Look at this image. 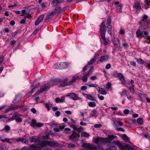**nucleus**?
Masks as SVG:
<instances>
[{"label": "nucleus", "mask_w": 150, "mask_h": 150, "mask_svg": "<svg viewBox=\"0 0 150 150\" xmlns=\"http://www.w3.org/2000/svg\"><path fill=\"white\" fill-rule=\"evenodd\" d=\"M139 64H143L144 63V61L142 59H138L135 58Z\"/></svg>", "instance_id": "c03bdc74"}, {"label": "nucleus", "mask_w": 150, "mask_h": 150, "mask_svg": "<svg viewBox=\"0 0 150 150\" xmlns=\"http://www.w3.org/2000/svg\"><path fill=\"white\" fill-rule=\"evenodd\" d=\"M90 145L89 143H83L82 145V146L83 147H85L89 149L90 146Z\"/></svg>", "instance_id": "79ce46f5"}, {"label": "nucleus", "mask_w": 150, "mask_h": 150, "mask_svg": "<svg viewBox=\"0 0 150 150\" xmlns=\"http://www.w3.org/2000/svg\"><path fill=\"white\" fill-rule=\"evenodd\" d=\"M122 46L126 49L128 47V44L125 42L123 43Z\"/></svg>", "instance_id": "69168bd1"}, {"label": "nucleus", "mask_w": 150, "mask_h": 150, "mask_svg": "<svg viewBox=\"0 0 150 150\" xmlns=\"http://www.w3.org/2000/svg\"><path fill=\"white\" fill-rule=\"evenodd\" d=\"M81 136L82 137H88L90 136V135L88 133L83 132L81 133Z\"/></svg>", "instance_id": "58836bf2"}, {"label": "nucleus", "mask_w": 150, "mask_h": 150, "mask_svg": "<svg viewBox=\"0 0 150 150\" xmlns=\"http://www.w3.org/2000/svg\"><path fill=\"white\" fill-rule=\"evenodd\" d=\"M47 15V16L46 17L45 19V23L49 22L52 19V17L50 16H51L50 15V14Z\"/></svg>", "instance_id": "2f4dec72"}, {"label": "nucleus", "mask_w": 150, "mask_h": 150, "mask_svg": "<svg viewBox=\"0 0 150 150\" xmlns=\"http://www.w3.org/2000/svg\"><path fill=\"white\" fill-rule=\"evenodd\" d=\"M79 77L78 76H74L72 79L70 81H72V83H71V85H72V84L74 82H76V80L78 79L79 78Z\"/></svg>", "instance_id": "e433bc0d"}, {"label": "nucleus", "mask_w": 150, "mask_h": 150, "mask_svg": "<svg viewBox=\"0 0 150 150\" xmlns=\"http://www.w3.org/2000/svg\"><path fill=\"white\" fill-rule=\"evenodd\" d=\"M146 95L142 93H139L138 94V96L139 98H140L141 100H143L146 98L145 96Z\"/></svg>", "instance_id": "cd10ccee"}, {"label": "nucleus", "mask_w": 150, "mask_h": 150, "mask_svg": "<svg viewBox=\"0 0 150 150\" xmlns=\"http://www.w3.org/2000/svg\"><path fill=\"white\" fill-rule=\"evenodd\" d=\"M39 85L40 83L39 82L36 83L35 85H34L33 87L32 88L30 91L28 93L27 95L28 96L31 95L32 93L35 91V89L39 86Z\"/></svg>", "instance_id": "4468645a"}, {"label": "nucleus", "mask_w": 150, "mask_h": 150, "mask_svg": "<svg viewBox=\"0 0 150 150\" xmlns=\"http://www.w3.org/2000/svg\"><path fill=\"white\" fill-rule=\"evenodd\" d=\"M101 145H97V150H104V149L101 146Z\"/></svg>", "instance_id": "4d7b16f0"}, {"label": "nucleus", "mask_w": 150, "mask_h": 150, "mask_svg": "<svg viewBox=\"0 0 150 150\" xmlns=\"http://www.w3.org/2000/svg\"><path fill=\"white\" fill-rule=\"evenodd\" d=\"M122 6L120 4L116 6V11L117 12H121L122 11Z\"/></svg>", "instance_id": "473e14b6"}, {"label": "nucleus", "mask_w": 150, "mask_h": 150, "mask_svg": "<svg viewBox=\"0 0 150 150\" xmlns=\"http://www.w3.org/2000/svg\"><path fill=\"white\" fill-rule=\"evenodd\" d=\"M19 114L17 112H16L14 113L12 117L15 119V118H17L19 116Z\"/></svg>", "instance_id": "8fccbe9b"}, {"label": "nucleus", "mask_w": 150, "mask_h": 150, "mask_svg": "<svg viewBox=\"0 0 150 150\" xmlns=\"http://www.w3.org/2000/svg\"><path fill=\"white\" fill-rule=\"evenodd\" d=\"M115 137L114 135H108L107 138H105V141L107 142L106 144L110 143L115 144L121 150H134V149L131 146L128 144L123 145L118 141L112 142L111 141L114 139Z\"/></svg>", "instance_id": "f257e3e1"}, {"label": "nucleus", "mask_w": 150, "mask_h": 150, "mask_svg": "<svg viewBox=\"0 0 150 150\" xmlns=\"http://www.w3.org/2000/svg\"><path fill=\"white\" fill-rule=\"evenodd\" d=\"M122 139L124 140L129 142V138L125 134H123L122 136Z\"/></svg>", "instance_id": "c85d7f7f"}, {"label": "nucleus", "mask_w": 150, "mask_h": 150, "mask_svg": "<svg viewBox=\"0 0 150 150\" xmlns=\"http://www.w3.org/2000/svg\"><path fill=\"white\" fill-rule=\"evenodd\" d=\"M16 141L17 142H21L25 144H27L28 142V141L25 138H19L16 139Z\"/></svg>", "instance_id": "b1692460"}, {"label": "nucleus", "mask_w": 150, "mask_h": 150, "mask_svg": "<svg viewBox=\"0 0 150 150\" xmlns=\"http://www.w3.org/2000/svg\"><path fill=\"white\" fill-rule=\"evenodd\" d=\"M21 150H31L30 148L29 147H23Z\"/></svg>", "instance_id": "774afa93"}, {"label": "nucleus", "mask_w": 150, "mask_h": 150, "mask_svg": "<svg viewBox=\"0 0 150 150\" xmlns=\"http://www.w3.org/2000/svg\"><path fill=\"white\" fill-rule=\"evenodd\" d=\"M109 57V56L107 55L102 56L100 58V61L101 62L106 61L108 59Z\"/></svg>", "instance_id": "aec40b11"}, {"label": "nucleus", "mask_w": 150, "mask_h": 150, "mask_svg": "<svg viewBox=\"0 0 150 150\" xmlns=\"http://www.w3.org/2000/svg\"><path fill=\"white\" fill-rule=\"evenodd\" d=\"M146 21L144 19H142L140 22L139 24L142 26H144L146 23Z\"/></svg>", "instance_id": "6e6d98bb"}, {"label": "nucleus", "mask_w": 150, "mask_h": 150, "mask_svg": "<svg viewBox=\"0 0 150 150\" xmlns=\"http://www.w3.org/2000/svg\"><path fill=\"white\" fill-rule=\"evenodd\" d=\"M85 95L86 96V98L87 99L93 101L96 100V99L90 94H85Z\"/></svg>", "instance_id": "bb28decb"}, {"label": "nucleus", "mask_w": 150, "mask_h": 150, "mask_svg": "<svg viewBox=\"0 0 150 150\" xmlns=\"http://www.w3.org/2000/svg\"><path fill=\"white\" fill-rule=\"evenodd\" d=\"M39 140L36 138H35L34 137H31L30 139V142L32 143L33 142L35 143H38Z\"/></svg>", "instance_id": "393cba45"}, {"label": "nucleus", "mask_w": 150, "mask_h": 150, "mask_svg": "<svg viewBox=\"0 0 150 150\" xmlns=\"http://www.w3.org/2000/svg\"><path fill=\"white\" fill-rule=\"evenodd\" d=\"M88 79V78L84 75L82 77V80L83 82H86Z\"/></svg>", "instance_id": "864d4df0"}, {"label": "nucleus", "mask_w": 150, "mask_h": 150, "mask_svg": "<svg viewBox=\"0 0 150 150\" xmlns=\"http://www.w3.org/2000/svg\"><path fill=\"white\" fill-rule=\"evenodd\" d=\"M20 32V30H18L15 31L14 33H12V36L13 37H15L16 36V35Z\"/></svg>", "instance_id": "603ef678"}, {"label": "nucleus", "mask_w": 150, "mask_h": 150, "mask_svg": "<svg viewBox=\"0 0 150 150\" xmlns=\"http://www.w3.org/2000/svg\"><path fill=\"white\" fill-rule=\"evenodd\" d=\"M45 17V16L43 14L40 15L38 19L36 21L35 23V25L36 26L38 25L39 23L41 22L43 19Z\"/></svg>", "instance_id": "9b49d317"}, {"label": "nucleus", "mask_w": 150, "mask_h": 150, "mask_svg": "<svg viewBox=\"0 0 150 150\" xmlns=\"http://www.w3.org/2000/svg\"><path fill=\"white\" fill-rule=\"evenodd\" d=\"M97 112V111L96 109H93L92 111V114H91L92 116L94 117L95 116Z\"/></svg>", "instance_id": "3c124183"}, {"label": "nucleus", "mask_w": 150, "mask_h": 150, "mask_svg": "<svg viewBox=\"0 0 150 150\" xmlns=\"http://www.w3.org/2000/svg\"><path fill=\"white\" fill-rule=\"evenodd\" d=\"M21 100V97L19 95H17L16 96L14 99L13 101V103L14 104H18L19 103Z\"/></svg>", "instance_id": "2eb2a0df"}, {"label": "nucleus", "mask_w": 150, "mask_h": 150, "mask_svg": "<svg viewBox=\"0 0 150 150\" xmlns=\"http://www.w3.org/2000/svg\"><path fill=\"white\" fill-rule=\"evenodd\" d=\"M136 122V120L135 119L129 120V123L132 125L133 123Z\"/></svg>", "instance_id": "052dcab7"}, {"label": "nucleus", "mask_w": 150, "mask_h": 150, "mask_svg": "<svg viewBox=\"0 0 150 150\" xmlns=\"http://www.w3.org/2000/svg\"><path fill=\"white\" fill-rule=\"evenodd\" d=\"M108 22L106 24L107 28L108 30H111L112 26L111 25V20L110 18H109L108 19Z\"/></svg>", "instance_id": "a211bd4d"}, {"label": "nucleus", "mask_w": 150, "mask_h": 150, "mask_svg": "<svg viewBox=\"0 0 150 150\" xmlns=\"http://www.w3.org/2000/svg\"><path fill=\"white\" fill-rule=\"evenodd\" d=\"M106 27L105 24V23L103 22L100 25V33L101 35V38H105V33L106 32Z\"/></svg>", "instance_id": "423d86ee"}, {"label": "nucleus", "mask_w": 150, "mask_h": 150, "mask_svg": "<svg viewBox=\"0 0 150 150\" xmlns=\"http://www.w3.org/2000/svg\"><path fill=\"white\" fill-rule=\"evenodd\" d=\"M47 142L48 141H39L38 143L39 145L40 146V147L41 148L45 147L47 145Z\"/></svg>", "instance_id": "dca6fc26"}, {"label": "nucleus", "mask_w": 150, "mask_h": 150, "mask_svg": "<svg viewBox=\"0 0 150 150\" xmlns=\"http://www.w3.org/2000/svg\"><path fill=\"white\" fill-rule=\"evenodd\" d=\"M36 120L34 119H32L31 122L30 123V125L33 127H34L36 126Z\"/></svg>", "instance_id": "a878e982"}, {"label": "nucleus", "mask_w": 150, "mask_h": 150, "mask_svg": "<svg viewBox=\"0 0 150 150\" xmlns=\"http://www.w3.org/2000/svg\"><path fill=\"white\" fill-rule=\"evenodd\" d=\"M67 67V63L66 62H60V63H57L53 66L54 69H65Z\"/></svg>", "instance_id": "20e7f679"}, {"label": "nucleus", "mask_w": 150, "mask_h": 150, "mask_svg": "<svg viewBox=\"0 0 150 150\" xmlns=\"http://www.w3.org/2000/svg\"><path fill=\"white\" fill-rule=\"evenodd\" d=\"M62 81L59 79L56 78L50 80V83H47L45 84L44 86H42V88H40V90H38L36 93L35 94L36 95L39 94L40 93H42L45 91H47L50 88V84H54L55 83L58 82H62Z\"/></svg>", "instance_id": "f03ea898"}, {"label": "nucleus", "mask_w": 150, "mask_h": 150, "mask_svg": "<svg viewBox=\"0 0 150 150\" xmlns=\"http://www.w3.org/2000/svg\"><path fill=\"white\" fill-rule=\"evenodd\" d=\"M86 84L90 87H92L96 88L98 86V85L96 84L91 83L90 85H88V83H86Z\"/></svg>", "instance_id": "37998d69"}, {"label": "nucleus", "mask_w": 150, "mask_h": 150, "mask_svg": "<svg viewBox=\"0 0 150 150\" xmlns=\"http://www.w3.org/2000/svg\"><path fill=\"white\" fill-rule=\"evenodd\" d=\"M89 150H96L97 147L93 144H91L89 149Z\"/></svg>", "instance_id": "ea45409f"}, {"label": "nucleus", "mask_w": 150, "mask_h": 150, "mask_svg": "<svg viewBox=\"0 0 150 150\" xmlns=\"http://www.w3.org/2000/svg\"><path fill=\"white\" fill-rule=\"evenodd\" d=\"M12 108V110H16L17 108H20L22 106V105H11Z\"/></svg>", "instance_id": "7c9ffc66"}, {"label": "nucleus", "mask_w": 150, "mask_h": 150, "mask_svg": "<svg viewBox=\"0 0 150 150\" xmlns=\"http://www.w3.org/2000/svg\"><path fill=\"white\" fill-rule=\"evenodd\" d=\"M30 149L31 150H41V148L40 147L37 146L33 144H32L30 146Z\"/></svg>", "instance_id": "412c9836"}, {"label": "nucleus", "mask_w": 150, "mask_h": 150, "mask_svg": "<svg viewBox=\"0 0 150 150\" xmlns=\"http://www.w3.org/2000/svg\"><path fill=\"white\" fill-rule=\"evenodd\" d=\"M61 6H57V7L55 8L53 10L52 12L50 13V16H53L56 14L57 12V10H58L59 12L61 11Z\"/></svg>", "instance_id": "f8f14e48"}, {"label": "nucleus", "mask_w": 150, "mask_h": 150, "mask_svg": "<svg viewBox=\"0 0 150 150\" xmlns=\"http://www.w3.org/2000/svg\"><path fill=\"white\" fill-rule=\"evenodd\" d=\"M96 61V59L95 58H92L90 59V61L88 62V64L91 65L93 63Z\"/></svg>", "instance_id": "a19ab883"}, {"label": "nucleus", "mask_w": 150, "mask_h": 150, "mask_svg": "<svg viewBox=\"0 0 150 150\" xmlns=\"http://www.w3.org/2000/svg\"><path fill=\"white\" fill-rule=\"evenodd\" d=\"M113 42L115 47L118 48L119 50L121 49V45L119 42V40L118 38H113Z\"/></svg>", "instance_id": "6e6552de"}, {"label": "nucleus", "mask_w": 150, "mask_h": 150, "mask_svg": "<svg viewBox=\"0 0 150 150\" xmlns=\"http://www.w3.org/2000/svg\"><path fill=\"white\" fill-rule=\"evenodd\" d=\"M137 122L138 124L142 125L143 124L144 121L142 118H139L137 120Z\"/></svg>", "instance_id": "4c0bfd02"}, {"label": "nucleus", "mask_w": 150, "mask_h": 150, "mask_svg": "<svg viewBox=\"0 0 150 150\" xmlns=\"http://www.w3.org/2000/svg\"><path fill=\"white\" fill-rule=\"evenodd\" d=\"M116 130L118 131H122L123 132H124L125 131V129L121 127H119V128H117L116 129Z\"/></svg>", "instance_id": "680f3d73"}, {"label": "nucleus", "mask_w": 150, "mask_h": 150, "mask_svg": "<svg viewBox=\"0 0 150 150\" xmlns=\"http://www.w3.org/2000/svg\"><path fill=\"white\" fill-rule=\"evenodd\" d=\"M72 81H69V82H64L59 84L58 86L59 87H63L66 86L71 85V83H72Z\"/></svg>", "instance_id": "f3484780"}, {"label": "nucleus", "mask_w": 150, "mask_h": 150, "mask_svg": "<svg viewBox=\"0 0 150 150\" xmlns=\"http://www.w3.org/2000/svg\"><path fill=\"white\" fill-rule=\"evenodd\" d=\"M127 92V91L126 90L124 89L122 92L121 93V96H123L126 95V93Z\"/></svg>", "instance_id": "bf43d9fd"}, {"label": "nucleus", "mask_w": 150, "mask_h": 150, "mask_svg": "<svg viewBox=\"0 0 150 150\" xmlns=\"http://www.w3.org/2000/svg\"><path fill=\"white\" fill-rule=\"evenodd\" d=\"M117 77L119 78L120 80L121 81L122 84H125V79L122 73H118V76Z\"/></svg>", "instance_id": "ddd939ff"}, {"label": "nucleus", "mask_w": 150, "mask_h": 150, "mask_svg": "<svg viewBox=\"0 0 150 150\" xmlns=\"http://www.w3.org/2000/svg\"><path fill=\"white\" fill-rule=\"evenodd\" d=\"M134 86H130L129 87V90L130 92L132 91L133 92H134Z\"/></svg>", "instance_id": "13d9d810"}, {"label": "nucleus", "mask_w": 150, "mask_h": 150, "mask_svg": "<svg viewBox=\"0 0 150 150\" xmlns=\"http://www.w3.org/2000/svg\"><path fill=\"white\" fill-rule=\"evenodd\" d=\"M52 104L51 103H46L45 104V107L48 111H49L50 109V107H52Z\"/></svg>", "instance_id": "c9c22d12"}, {"label": "nucleus", "mask_w": 150, "mask_h": 150, "mask_svg": "<svg viewBox=\"0 0 150 150\" xmlns=\"http://www.w3.org/2000/svg\"><path fill=\"white\" fill-rule=\"evenodd\" d=\"M96 103L94 102H90L88 103V105L89 107H94L96 106Z\"/></svg>", "instance_id": "72a5a7b5"}, {"label": "nucleus", "mask_w": 150, "mask_h": 150, "mask_svg": "<svg viewBox=\"0 0 150 150\" xmlns=\"http://www.w3.org/2000/svg\"><path fill=\"white\" fill-rule=\"evenodd\" d=\"M98 88H99L98 91L100 92L101 94L105 95L107 93L106 91L104 89L100 87H98Z\"/></svg>", "instance_id": "5701e85b"}, {"label": "nucleus", "mask_w": 150, "mask_h": 150, "mask_svg": "<svg viewBox=\"0 0 150 150\" xmlns=\"http://www.w3.org/2000/svg\"><path fill=\"white\" fill-rule=\"evenodd\" d=\"M68 96H69L71 99L74 100H80L81 99L80 98L78 97L76 94L74 93H70L69 94Z\"/></svg>", "instance_id": "9d476101"}, {"label": "nucleus", "mask_w": 150, "mask_h": 150, "mask_svg": "<svg viewBox=\"0 0 150 150\" xmlns=\"http://www.w3.org/2000/svg\"><path fill=\"white\" fill-rule=\"evenodd\" d=\"M78 137H80V134H78L75 132H73L72 134L69 137V138L70 140L74 142H76L78 140Z\"/></svg>", "instance_id": "0eeeda50"}, {"label": "nucleus", "mask_w": 150, "mask_h": 150, "mask_svg": "<svg viewBox=\"0 0 150 150\" xmlns=\"http://www.w3.org/2000/svg\"><path fill=\"white\" fill-rule=\"evenodd\" d=\"M111 75L113 76H118V73L115 71L112 73Z\"/></svg>", "instance_id": "0e129e2a"}, {"label": "nucleus", "mask_w": 150, "mask_h": 150, "mask_svg": "<svg viewBox=\"0 0 150 150\" xmlns=\"http://www.w3.org/2000/svg\"><path fill=\"white\" fill-rule=\"evenodd\" d=\"M117 147L115 145L111 146L108 149H107L108 150H116Z\"/></svg>", "instance_id": "49530a36"}, {"label": "nucleus", "mask_w": 150, "mask_h": 150, "mask_svg": "<svg viewBox=\"0 0 150 150\" xmlns=\"http://www.w3.org/2000/svg\"><path fill=\"white\" fill-rule=\"evenodd\" d=\"M111 87V84L110 82H108L106 84V88L107 89H109Z\"/></svg>", "instance_id": "09e8293b"}, {"label": "nucleus", "mask_w": 150, "mask_h": 150, "mask_svg": "<svg viewBox=\"0 0 150 150\" xmlns=\"http://www.w3.org/2000/svg\"><path fill=\"white\" fill-rule=\"evenodd\" d=\"M1 141L3 142H6L9 144H11V142L9 141V139H5L1 140Z\"/></svg>", "instance_id": "5fc2aeb1"}, {"label": "nucleus", "mask_w": 150, "mask_h": 150, "mask_svg": "<svg viewBox=\"0 0 150 150\" xmlns=\"http://www.w3.org/2000/svg\"><path fill=\"white\" fill-rule=\"evenodd\" d=\"M100 52V50H98L96 54H95L94 55V57L93 58L96 59V60L98 58L99 56V53Z\"/></svg>", "instance_id": "de8ad7c7"}, {"label": "nucleus", "mask_w": 150, "mask_h": 150, "mask_svg": "<svg viewBox=\"0 0 150 150\" xmlns=\"http://www.w3.org/2000/svg\"><path fill=\"white\" fill-rule=\"evenodd\" d=\"M47 145L52 147L59 146L60 144L57 142L55 141H48L47 142Z\"/></svg>", "instance_id": "1a4fd4ad"}, {"label": "nucleus", "mask_w": 150, "mask_h": 150, "mask_svg": "<svg viewBox=\"0 0 150 150\" xmlns=\"http://www.w3.org/2000/svg\"><path fill=\"white\" fill-rule=\"evenodd\" d=\"M145 4L144 6L145 8L146 9L150 7V0H145Z\"/></svg>", "instance_id": "4be33fe9"}, {"label": "nucleus", "mask_w": 150, "mask_h": 150, "mask_svg": "<svg viewBox=\"0 0 150 150\" xmlns=\"http://www.w3.org/2000/svg\"><path fill=\"white\" fill-rule=\"evenodd\" d=\"M43 124L40 122L36 123V126L38 127H42Z\"/></svg>", "instance_id": "e2e57ef3"}, {"label": "nucleus", "mask_w": 150, "mask_h": 150, "mask_svg": "<svg viewBox=\"0 0 150 150\" xmlns=\"http://www.w3.org/2000/svg\"><path fill=\"white\" fill-rule=\"evenodd\" d=\"M51 4L54 7L59 6V5H58L57 4L55 1V0H53L52 1L51 3Z\"/></svg>", "instance_id": "a18cd8bd"}, {"label": "nucleus", "mask_w": 150, "mask_h": 150, "mask_svg": "<svg viewBox=\"0 0 150 150\" xmlns=\"http://www.w3.org/2000/svg\"><path fill=\"white\" fill-rule=\"evenodd\" d=\"M133 7H135L137 10H139L141 9V6L140 4L138 3H135L133 6Z\"/></svg>", "instance_id": "c756f323"}, {"label": "nucleus", "mask_w": 150, "mask_h": 150, "mask_svg": "<svg viewBox=\"0 0 150 150\" xmlns=\"http://www.w3.org/2000/svg\"><path fill=\"white\" fill-rule=\"evenodd\" d=\"M105 138L102 137H98L95 138L93 140V142L97 145H102L106 144V141Z\"/></svg>", "instance_id": "7ed1b4c3"}, {"label": "nucleus", "mask_w": 150, "mask_h": 150, "mask_svg": "<svg viewBox=\"0 0 150 150\" xmlns=\"http://www.w3.org/2000/svg\"><path fill=\"white\" fill-rule=\"evenodd\" d=\"M101 41H103V44L106 45L110 43V42L108 38H101Z\"/></svg>", "instance_id": "6ab92c4d"}, {"label": "nucleus", "mask_w": 150, "mask_h": 150, "mask_svg": "<svg viewBox=\"0 0 150 150\" xmlns=\"http://www.w3.org/2000/svg\"><path fill=\"white\" fill-rule=\"evenodd\" d=\"M144 137L146 138H148V139H150V135H149L146 134H145L143 135Z\"/></svg>", "instance_id": "338daca9"}, {"label": "nucleus", "mask_w": 150, "mask_h": 150, "mask_svg": "<svg viewBox=\"0 0 150 150\" xmlns=\"http://www.w3.org/2000/svg\"><path fill=\"white\" fill-rule=\"evenodd\" d=\"M12 111H13L12 108V106H9L7 108L5 109L4 113L5 114H6L8 113V112Z\"/></svg>", "instance_id": "f704fd0d"}, {"label": "nucleus", "mask_w": 150, "mask_h": 150, "mask_svg": "<svg viewBox=\"0 0 150 150\" xmlns=\"http://www.w3.org/2000/svg\"><path fill=\"white\" fill-rule=\"evenodd\" d=\"M136 33L137 36L138 37H147L148 35V33L147 31L140 29L137 30Z\"/></svg>", "instance_id": "39448f33"}]
</instances>
